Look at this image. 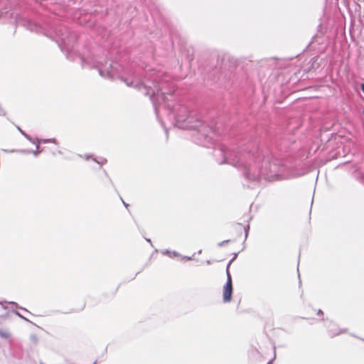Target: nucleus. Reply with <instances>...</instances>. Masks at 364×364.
I'll use <instances>...</instances> for the list:
<instances>
[{
  "instance_id": "nucleus-6",
  "label": "nucleus",
  "mask_w": 364,
  "mask_h": 364,
  "mask_svg": "<svg viewBox=\"0 0 364 364\" xmlns=\"http://www.w3.org/2000/svg\"><path fill=\"white\" fill-rule=\"evenodd\" d=\"M218 155H221L223 157V160L219 161L220 164H223L225 162H227V163H229V164H233L235 166H239L237 164L238 161L236 162L234 160H231L229 156H225V154H224L223 150H220V149L215 150L214 156L215 157H217Z\"/></svg>"
},
{
  "instance_id": "nucleus-20",
  "label": "nucleus",
  "mask_w": 364,
  "mask_h": 364,
  "mask_svg": "<svg viewBox=\"0 0 364 364\" xmlns=\"http://www.w3.org/2000/svg\"><path fill=\"white\" fill-rule=\"evenodd\" d=\"M267 364H272V361L268 362Z\"/></svg>"
},
{
  "instance_id": "nucleus-12",
  "label": "nucleus",
  "mask_w": 364,
  "mask_h": 364,
  "mask_svg": "<svg viewBox=\"0 0 364 364\" xmlns=\"http://www.w3.org/2000/svg\"><path fill=\"white\" fill-rule=\"evenodd\" d=\"M80 157H82V159H85V160H89L90 158H93L92 156L90 155H88V154H85L83 156H80Z\"/></svg>"
},
{
  "instance_id": "nucleus-9",
  "label": "nucleus",
  "mask_w": 364,
  "mask_h": 364,
  "mask_svg": "<svg viewBox=\"0 0 364 364\" xmlns=\"http://www.w3.org/2000/svg\"><path fill=\"white\" fill-rule=\"evenodd\" d=\"M27 26H28V28L32 31L38 32L40 29V26L38 25H37L36 23L32 22V21H28Z\"/></svg>"
},
{
  "instance_id": "nucleus-16",
  "label": "nucleus",
  "mask_w": 364,
  "mask_h": 364,
  "mask_svg": "<svg viewBox=\"0 0 364 364\" xmlns=\"http://www.w3.org/2000/svg\"><path fill=\"white\" fill-rule=\"evenodd\" d=\"M360 87L362 91L364 92V84H361Z\"/></svg>"
},
{
  "instance_id": "nucleus-15",
  "label": "nucleus",
  "mask_w": 364,
  "mask_h": 364,
  "mask_svg": "<svg viewBox=\"0 0 364 364\" xmlns=\"http://www.w3.org/2000/svg\"><path fill=\"white\" fill-rule=\"evenodd\" d=\"M6 112L1 107H0V115L4 116Z\"/></svg>"
},
{
  "instance_id": "nucleus-13",
  "label": "nucleus",
  "mask_w": 364,
  "mask_h": 364,
  "mask_svg": "<svg viewBox=\"0 0 364 364\" xmlns=\"http://www.w3.org/2000/svg\"><path fill=\"white\" fill-rule=\"evenodd\" d=\"M182 259H186V260H192L193 259V257H188V256H182L181 255L180 256Z\"/></svg>"
},
{
  "instance_id": "nucleus-19",
  "label": "nucleus",
  "mask_w": 364,
  "mask_h": 364,
  "mask_svg": "<svg viewBox=\"0 0 364 364\" xmlns=\"http://www.w3.org/2000/svg\"><path fill=\"white\" fill-rule=\"evenodd\" d=\"M230 267V264H228V267ZM229 272L228 268L227 269V272Z\"/></svg>"
},
{
  "instance_id": "nucleus-21",
  "label": "nucleus",
  "mask_w": 364,
  "mask_h": 364,
  "mask_svg": "<svg viewBox=\"0 0 364 364\" xmlns=\"http://www.w3.org/2000/svg\"><path fill=\"white\" fill-rule=\"evenodd\" d=\"M40 364H45V363H43V362H41Z\"/></svg>"
},
{
  "instance_id": "nucleus-22",
  "label": "nucleus",
  "mask_w": 364,
  "mask_h": 364,
  "mask_svg": "<svg viewBox=\"0 0 364 364\" xmlns=\"http://www.w3.org/2000/svg\"><path fill=\"white\" fill-rule=\"evenodd\" d=\"M363 114H364V109H363Z\"/></svg>"
},
{
  "instance_id": "nucleus-5",
  "label": "nucleus",
  "mask_w": 364,
  "mask_h": 364,
  "mask_svg": "<svg viewBox=\"0 0 364 364\" xmlns=\"http://www.w3.org/2000/svg\"><path fill=\"white\" fill-rule=\"evenodd\" d=\"M232 292V279L230 272L228 271V278L223 290V299L224 302H229L231 301Z\"/></svg>"
},
{
  "instance_id": "nucleus-10",
  "label": "nucleus",
  "mask_w": 364,
  "mask_h": 364,
  "mask_svg": "<svg viewBox=\"0 0 364 364\" xmlns=\"http://www.w3.org/2000/svg\"><path fill=\"white\" fill-rule=\"evenodd\" d=\"M92 160L97 163L98 164H103L106 162V159L104 158H101L99 160L97 159L96 158H92Z\"/></svg>"
},
{
  "instance_id": "nucleus-4",
  "label": "nucleus",
  "mask_w": 364,
  "mask_h": 364,
  "mask_svg": "<svg viewBox=\"0 0 364 364\" xmlns=\"http://www.w3.org/2000/svg\"><path fill=\"white\" fill-rule=\"evenodd\" d=\"M18 130L23 134L30 142L36 145V150L35 151H30V150H18L16 151V152L23 154H32L35 157H37L38 154L42 151V150H40V144L41 143H54L56 144V140L55 139H32L31 136H29L27 134H26L21 129L18 127Z\"/></svg>"
},
{
  "instance_id": "nucleus-18",
  "label": "nucleus",
  "mask_w": 364,
  "mask_h": 364,
  "mask_svg": "<svg viewBox=\"0 0 364 364\" xmlns=\"http://www.w3.org/2000/svg\"><path fill=\"white\" fill-rule=\"evenodd\" d=\"M16 315H18V316L22 317V316L19 314V313H18V312H16Z\"/></svg>"
},
{
  "instance_id": "nucleus-11",
  "label": "nucleus",
  "mask_w": 364,
  "mask_h": 364,
  "mask_svg": "<svg viewBox=\"0 0 364 364\" xmlns=\"http://www.w3.org/2000/svg\"><path fill=\"white\" fill-rule=\"evenodd\" d=\"M58 43L59 42V41H61V43L63 44H65V39L63 38V37H61V36H58V39H56L55 40Z\"/></svg>"
},
{
  "instance_id": "nucleus-17",
  "label": "nucleus",
  "mask_w": 364,
  "mask_h": 364,
  "mask_svg": "<svg viewBox=\"0 0 364 364\" xmlns=\"http://www.w3.org/2000/svg\"><path fill=\"white\" fill-rule=\"evenodd\" d=\"M340 333H341V332H339V333H333V332H332V333H331V336H336V335H337V334H339Z\"/></svg>"
},
{
  "instance_id": "nucleus-8",
  "label": "nucleus",
  "mask_w": 364,
  "mask_h": 364,
  "mask_svg": "<svg viewBox=\"0 0 364 364\" xmlns=\"http://www.w3.org/2000/svg\"><path fill=\"white\" fill-rule=\"evenodd\" d=\"M0 337L10 341L11 338V333L7 330L0 329Z\"/></svg>"
},
{
  "instance_id": "nucleus-7",
  "label": "nucleus",
  "mask_w": 364,
  "mask_h": 364,
  "mask_svg": "<svg viewBox=\"0 0 364 364\" xmlns=\"http://www.w3.org/2000/svg\"><path fill=\"white\" fill-rule=\"evenodd\" d=\"M164 255H168L169 257L173 258L174 257H180L181 255L176 251H170L168 250H164L161 251Z\"/></svg>"
},
{
  "instance_id": "nucleus-14",
  "label": "nucleus",
  "mask_w": 364,
  "mask_h": 364,
  "mask_svg": "<svg viewBox=\"0 0 364 364\" xmlns=\"http://www.w3.org/2000/svg\"><path fill=\"white\" fill-rule=\"evenodd\" d=\"M229 240H224L221 242H219L218 243V246H223L225 245V244L228 243Z\"/></svg>"
},
{
  "instance_id": "nucleus-3",
  "label": "nucleus",
  "mask_w": 364,
  "mask_h": 364,
  "mask_svg": "<svg viewBox=\"0 0 364 364\" xmlns=\"http://www.w3.org/2000/svg\"><path fill=\"white\" fill-rule=\"evenodd\" d=\"M18 130L23 134L30 142L36 145V150L35 151H30V150H18L16 151V152L23 154H32L35 157H37L38 154L42 151V150H40V144L41 143H54L56 144V140L55 139H32L31 136H29L27 134H26L21 129L18 127Z\"/></svg>"
},
{
  "instance_id": "nucleus-1",
  "label": "nucleus",
  "mask_w": 364,
  "mask_h": 364,
  "mask_svg": "<svg viewBox=\"0 0 364 364\" xmlns=\"http://www.w3.org/2000/svg\"><path fill=\"white\" fill-rule=\"evenodd\" d=\"M82 64H90L96 68L99 74L105 78H119L127 87H133L142 94L148 95L154 103L156 116L161 124L165 127L169 122L173 127L180 129L195 130L193 137L194 141L201 146L208 147L213 144L212 137L209 135L210 129L203 124L195 114H189L187 108L175 102L168 83L159 77L141 82L134 76L125 77L122 74V68L117 62L105 63L96 60H85L80 58Z\"/></svg>"
},
{
  "instance_id": "nucleus-2",
  "label": "nucleus",
  "mask_w": 364,
  "mask_h": 364,
  "mask_svg": "<svg viewBox=\"0 0 364 364\" xmlns=\"http://www.w3.org/2000/svg\"><path fill=\"white\" fill-rule=\"evenodd\" d=\"M244 175L245 178L254 183H258L262 178L267 181H273L282 178L281 170L277 164H270L268 160H263L261 165L254 164L245 166Z\"/></svg>"
}]
</instances>
